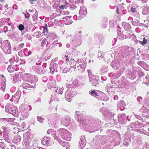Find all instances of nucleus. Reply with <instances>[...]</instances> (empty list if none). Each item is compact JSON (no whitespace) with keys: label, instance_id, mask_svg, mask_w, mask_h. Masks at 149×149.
Here are the masks:
<instances>
[{"label":"nucleus","instance_id":"f257e3e1","mask_svg":"<svg viewBox=\"0 0 149 149\" xmlns=\"http://www.w3.org/2000/svg\"><path fill=\"white\" fill-rule=\"evenodd\" d=\"M65 96L66 100L69 102H70L72 99V96L68 92L65 93Z\"/></svg>","mask_w":149,"mask_h":149},{"label":"nucleus","instance_id":"f03ea898","mask_svg":"<svg viewBox=\"0 0 149 149\" xmlns=\"http://www.w3.org/2000/svg\"><path fill=\"white\" fill-rule=\"evenodd\" d=\"M149 11V9L147 7V6H144L142 8V13L144 15H147Z\"/></svg>","mask_w":149,"mask_h":149},{"label":"nucleus","instance_id":"7ed1b4c3","mask_svg":"<svg viewBox=\"0 0 149 149\" xmlns=\"http://www.w3.org/2000/svg\"><path fill=\"white\" fill-rule=\"evenodd\" d=\"M57 65L56 63H54L52 65L50 68V71L52 73L54 72V71H56L57 70Z\"/></svg>","mask_w":149,"mask_h":149},{"label":"nucleus","instance_id":"20e7f679","mask_svg":"<svg viewBox=\"0 0 149 149\" xmlns=\"http://www.w3.org/2000/svg\"><path fill=\"white\" fill-rule=\"evenodd\" d=\"M79 13L83 16H85L87 14V11L86 9H81L79 11Z\"/></svg>","mask_w":149,"mask_h":149},{"label":"nucleus","instance_id":"39448f33","mask_svg":"<svg viewBox=\"0 0 149 149\" xmlns=\"http://www.w3.org/2000/svg\"><path fill=\"white\" fill-rule=\"evenodd\" d=\"M8 71L10 72H11L14 71V68L10 65H9L8 68Z\"/></svg>","mask_w":149,"mask_h":149},{"label":"nucleus","instance_id":"423d86ee","mask_svg":"<svg viewBox=\"0 0 149 149\" xmlns=\"http://www.w3.org/2000/svg\"><path fill=\"white\" fill-rule=\"evenodd\" d=\"M45 26L44 27H41L40 28V29L41 28H42L43 29V33H47V24H45Z\"/></svg>","mask_w":149,"mask_h":149},{"label":"nucleus","instance_id":"0eeeda50","mask_svg":"<svg viewBox=\"0 0 149 149\" xmlns=\"http://www.w3.org/2000/svg\"><path fill=\"white\" fill-rule=\"evenodd\" d=\"M70 68L66 67L63 70V73H66L68 72L70 70Z\"/></svg>","mask_w":149,"mask_h":149},{"label":"nucleus","instance_id":"6e6552de","mask_svg":"<svg viewBox=\"0 0 149 149\" xmlns=\"http://www.w3.org/2000/svg\"><path fill=\"white\" fill-rule=\"evenodd\" d=\"M140 42L143 45L145 44L147 42V40L145 38H144L143 40L142 41H140Z\"/></svg>","mask_w":149,"mask_h":149},{"label":"nucleus","instance_id":"1a4fd4ad","mask_svg":"<svg viewBox=\"0 0 149 149\" xmlns=\"http://www.w3.org/2000/svg\"><path fill=\"white\" fill-rule=\"evenodd\" d=\"M90 93L91 95H93V96H97L98 94L95 91H92L90 92Z\"/></svg>","mask_w":149,"mask_h":149},{"label":"nucleus","instance_id":"9d476101","mask_svg":"<svg viewBox=\"0 0 149 149\" xmlns=\"http://www.w3.org/2000/svg\"><path fill=\"white\" fill-rule=\"evenodd\" d=\"M63 87H62V88H59L58 90V94H61L63 93Z\"/></svg>","mask_w":149,"mask_h":149},{"label":"nucleus","instance_id":"9b49d317","mask_svg":"<svg viewBox=\"0 0 149 149\" xmlns=\"http://www.w3.org/2000/svg\"><path fill=\"white\" fill-rule=\"evenodd\" d=\"M42 143L43 145H45V144H48V141L47 140H45L44 139H43V140L42 139Z\"/></svg>","mask_w":149,"mask_h":149},{"label":"nucleus","instance_id":"f8f14e48","mask_svg":"<svg viewBox=\"0 0 149 149\" xmlns=\"http://www.w3.org/2000/svg\"><path fill=\"white\" fill-rule=\"evenodd\" d=\"M18 27L20 31L23 30L24 29V27L22 24L19 25Z\"/></svg>","mask_w":149,"mask_h":149},{"label":"nucleus","instance_id":"ddd939ff","mask_svg":"<svg viewBox=\"0 0 149 149\" xmlns=\"http://www.w3.org/2000/svg\"><path fill=\"white\" fill-rule=\"evenodd\" d=\"M37 0H30L29 2L32 4H35L37 3Z\"/></svg>","mask_w":149,"mask_h":149},{"label":"nucleus","instance_id":"4468645a","mask_svg":"<svg viewBox=\"0 0 149 149\" xmlns=\"http://www.w3.org/2000/svg\"><path fill=\"white\" fill-rule=\"evenodd\" d=\"M22 86L24 88L26 87H29V85L27 84L26 83H24L22 84Z\"/></svg>","mask_w":149,"mask_h":149},{"label":"nucleus","instance_id":"2eb2a0df","mask_svg":"<svg viewBox=\"0 0 149 149\" xmlns=\"http://www.w3.org/2000/svg\"><path fill=\"white\" fill-rule=\"evenodd\" d=\"M14 8H15V9L16 10L17 9V6L16 4H14L13 7V9H14Z\"/></svg>","mask_w":149,"mask_h":149},{"label":"nucleus","instance_id":"dca6fc26","mask_svg":"<svg viewBox=\"0 0 149 149\" xmlns=\"http://www.w3.org/2000/svg\"><path fill=\"white\" fill-rule=\"evenodd\" d=\"M42 118L41 117H38V120L40 122H41L42 120Z\"/></svg>","mask_w":149,"mask_h":149},{"label":"nucleus","instance_id":"f3484780","mask_svg":"<svg viewBox=\"0 0 149 149\" xmlns=\"http://www.w3.org/2000/svg\"><path fill=\"white\" fill-rule=\"evenodd\" d=\"M132 12H135L136 10L135 9V8H132Z\"/></svg>","mask_w":149,"mask_h":149},{"label":"nucleus","instance_id":"a211bd4d","mask_svg":"<svg viewBox=\"0 0 149 149\" xmlns=\"http://www.w3.org/2000/svg\"><path fill=\"white\" fill-rule=\"evenodd\" d=\"M117 12L118 14H119V12H118V7H117Z\"/></svg>","mask_w":149,"mask_h":149},{"label":"nucleus","instance_id":"6ab92c4d","mask_svg":"<svg viewBox=\"0 0 149 149\" xmlns=\"http://www.w3.org/2000/svg\"><path fill=\"white\" fill-rule=\"evenodd\" d=\"M64 7H65V6H61V8H62V9H63L64 8Z\"/></svg>","mask_w":149,"mask_h":149},{"label":"nucleus","instance_id":"aec40b11","mask_svg":"<svg viewBox=\"0 0 149 149\" xmlns=\"http://www.w3.org/2000/svg\"><path fill=\"white\" fill-rule=\"evenodd\" d=\"M67 57H68V55H65V58H67ZM66 60L67 61V60H68V58H66Z\"/></svg>","mask_w":149,"mask_h":149},{"label":"nucleus","instance_id":"412c9836","mask_svg":"<svg viewBox=\"0 0 149 149\" xmlns=\"http://www.w3.org/2000/svg\"><path fill=\"white\" fill-rule=\"evenodd\" d=\"M73 63L75 65L76 64V62L75 61H74V62H73Z\"/></svg>","mask_w":149,"mask_h":149},{"label":"nucleus","instance_id":"4be33fe9","mask_svg":"<svg viewBox=\"0 0 149 149\" xmlns=\"http://www.w3.org/2000/svg\"><path fill=\"white\" fill-rule=\"evenodd\" d=\"M5 6H6V7H7L8 6V5L7 4H6L5 5Z\"/></svg>","mask_w":149,"mask_h":149},{"label":"nucleus","instance_id":"5701e85b","mask_svg":"<svg viewBox=\"0 0 149 149\" xmlns=\"http://www.w3.org/2000/svg\"><path fill=\"white\" fill-rule=\"evenodd\" d=\"M55 92L56 93H57L58 92V91L57 90H55Z\"/></svg>","mask_w":149,"mask_h":149},{"label":"nucleus","instance_id":"b1692460","mask_svg":"<svg viewBox=\"0 0 149 149\" xmlns=\"http://www.w3.org/2000/svg\"><path fill=\"white\" fill-rule=\"evenodd\" d=\"M85 143L84 144V145H83V146H82V147H84V146H85Z\"/></svg>","mask_w":149,"mask_h":149},{"label":"nucleus","instance_id":"393cba45","mask_svg":"<svg viewBox=\"0 0 149 149\" xmlns=\"http://www.w3.org/2000/svg\"><path fill=\"white\" fill-rule=\"evenodd\" d=\"M29 54H31V52H29Z\"/></svg>","mask_w":149,"mask_h":149},{"label":"nucleus","instance_id":"a878e982","mask_svg":"<svg viewBox=\"0 0 149 149\" xmlns=\"http://www.w3.org/2000/svg\"><path fill=\"white\" fill-rule=\"evenodd\" d=\"M81 143H83V141H82H82H81Z\"/></svg>","mask_w":149,"mask_h":149},{"label":"nucleus","instance_id":"bb28decb","mask_svg":"<svg viewBox=\"0 0 149 149\" xmlns=\"http://www.w3.org/2000/svg\"><path fill=\"white\" fill-rule=\"evenodd\" d=\"M81 31H79V33H81Z\"/></svg>","mask_w":149,"mask_h":149},{"label":"nucleus","instance_id":"cd10ccee","mask_svg":"<svg viewBox=\"0 0 149 149\" xmlns=\"http://www.w3.org/2000/svg\"><path fill=\"white\" fill-rule=\"evenodd\" d=\"M12 114L13 115H14L15 114H14V113H12Z\"/></svg>","mask_w":149,"mask_h":149},{"label":"nucleus","instance_id":"c85d7f7f","mask_svg":"<svg viewBox=\"0 0 149 149\" xmlns=\"http://www.w3.org/2000/svg\"><path fill=\"white\" fill-rule=\"evenodd\" d=\"M34 16V17H35V16H36V17L37 16H36V15H34V16Z\"/></svg>","mask_w":149,"mask_h":149},{"label":"nucleus","instance_id":"c756f323","mask_svg":"<svg viewBox=\"0 0 149 149\" xmlns=\"http://www.w3.org/2000/svg\"><path fill=\"white\" fill-rule=\"evenodd\" d=\"M4 0H1V1H4Z\"/></svg>","mask_w":149,"mask_h":149},{"label":"nucleus","instance_id":"7c9ffc66","mask_svg":"<svg viewBox=\"0 0 149 149\" xmlns=\"http://www.w3.org/2000/svg\"><path fill=\"white\" fill-rule=\"evenodd\" d=\"M4 77L3 75H2V77Z\"/></svg>","mask_w":149,"mask_h":149},{"label":"nucleus","instance_id":"2f4dec72","mask_svg":"<svg viewBox=\"0 0 149 149\" xmlns=\"http://www.w3.org/2000/svg\"><path fill=\"white\" fill-rule=\"evenodd\" d=\"M4 132L3 133H4V132H5V130H4Z\"/></svg>","mask_w":149,"mask_h":149},{"label":"nucleus","instance_id":"473e14b6","mask_svg":"<svg viewBox=\"0 0 149 149\" xmlns=\"http://www.w3.org/2000/svg\"><path fill=\"white\" fill-rule=\"evenodd\" d=\"M71 61H72V60L73 61V60L71 59Z\"/></svg>","mask_w":149,"mask_h":149}]
</instances>
